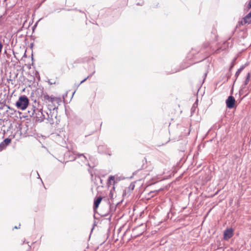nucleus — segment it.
Instances as JSON below:
<instances>
[{
	"mask_svg": "<svg viewBox=\"0 0 251 251\" xmlns=\"http://www.w3.org/2000/svg\"><path fill=\"white\" fill-rule=\"evenodd\" d=\"M41 98L48 105L49 111L51 113V109L54 110L57 108L59 99L56 97L49 96L47 94H43Z\"/></svg>",
	"mask_w": 251,
	"mask_h": 251,
	"instance_id": "nucleus-1",
	"label": "nucleus"
},
{
	"mask_svg": "<svg viewBox=\"0 0 251 251\" xmlns=\"http://www.w3.org/2000/svg\"><path fill=\"white\" fill-rule=\"evenodd\" d=\"M29 103V100L26 96L24 95L20 96L18 100L16 103V106L22 110L25 109Z\"/></svg>",
	"mask_w": 251,
	"mask_h": 251,
	"instance_id": "nucleus-2",
	"label": "nucleus"
},
{
	"mask_svg": "<svg viewBox=\"0 0 251 251\" xmlns=\"http://www.w3.org/2000/svg\"><path fill=\"white\" fill-rule=\"evenodd\" d=\"M235 100L234 98L232 96H229L226 100V106L230 109L233 108L235 105Z\"/></svg>",
	"mask_w": 251,
	"mask_h": 251,
	"instance_id": "nucleus-3",
	"label": "nucleus"
},
{
	"mask_svg": "<svg viewBox=\"0 0 251 251\" xmlns=\"http://www.w3.org/2000/svg\"><path fill=\"white\" fill-rule=\"evenodd\" d=\"M233 229L232 228H227L224 231V239L226 240H228L233 236Z\"/></svg>",
	"mask_w": 251,
	"mask_h": 251,
	"instance_id": "nucleus-4",
	"label": "nucleus"
},
{
	"mask_svg": "<svg viewBox=\"0 0 251 251\" xmlns=\"http://www.w3.org/2000/svg\"><path fill=\"white\" fill-rule=\"evenodd\" d=\"M43 111L42 109L34 110L36 118L40 122L43 121Z\"/></svg>",
	"mask_w": 251,
	"mask_h": 251,
	"instance_id": "nucleus-5",
	"label": "nucleus"
},
{
	"mask_svg": "<svg viewBox=\"0 0 251 251\" xmlns=\"http://www.w3.org/2000/svg\"><path fill=\"white\" fill-rule=\"evenodd\" d=\"M11 142V139L9 138H6L0 144V151H1L4 150L6 147Z\"/></svg>",
	"mask_w": 251,
	"mask_h": 251,
	"instance_id": "nucleus-6",
	"label": "nucleus"
},
{
	"mask_svg": "<svg viewBox=\"0 0 251 251\" xmlns=\"http://www.w3.org/2000/svg\"><path fill=\"white\" fill-rule=\"evenodd\" d=\"M241 23L242 25L251 23V11L244 18Z\"/></svg>",
	"mask_w": 251,
	"mask_h": 251,
	"instance_id": "nucleus-7",
	"label": "nucleus"
},
{
	"mask_svg": "<svg viewBox=\"0 0 251 251\" xmlns=\"http://www.w3.org/2000/svg\"><path fill=\"white\" fill-rule=\"evenodd\" d=\"M50 119H52V115H51V113L43 111V121L45 119L49 120Z\"/></svg>",
	"mask_w": 251,
	"mask_h": 251,
	"instance_id": "nucleus-8",
	"label": "nucleus"
},
{
	"mask_svg": "<svg viewBox=\"0 0 251 251\" xmlns=\"http://www.w3.org/2000/svg\"><path fill=\"white\" fill-rule=\"evenodd\" d=\"M102 200V198L101 197H98L96 201H94V209H95L97 208L100 203Z\"/></svg>",
	"mask_w": 251,
	"mask_h": 251,
	"instance_id": "nucleus-9",
	"label": "nucleus"
},
{
	"mask_svg": "<svg viewBox=\"0 0 251 251\" xmlns=\"http://www.w3.org/2000/svg\"><path fill=\"white\" fill-rule=\"evenodd\" d=\"M250 77H251V75H250V73H248L247 75V77H246V79L244 82V84L245 85H247L250 81Z\"/></svg>",
	"mask_w": 251,
	"mask_h": 251,
	"instance_id": "nucleus-10",
	"label": "nucleus"
},
{
	"mask_svg": "<svg viewBox=\"0 0 251 251\" xmlns=\"http://www.w3.org/2000/svg\"><path fill=\"white\" fill-rule=\"evenodd\" d=\"M244 69V66L241 67L236 72L235 74V76L237 77L239 74L241 73V72L243 71V70Z\"/></svg>",
	"mask_w": 251,
	"mask_h": 251,
	"instance_id": "nucleus-11",
	"label": "nucleus"
},
{
	"mask_svg": "<svg viewBox=\"0 0 251 251\" xmlns=\"http://www.w3.org/2000/svg\"><path fill=\"white\" fill-rule=\"evenodd\" d=\"M114 181L115 177L112 176H110L109 177V182L111 184L112 182H114Z\"/></svg>",
	"mask_w": 251,
	"mask_h": 251,
	"instance_id": "nucleus-12",
	"label": "nucleus"
},
{
	"mask_svg": "<svg viewBox=\"0 0 251 251\" xmlns=\"http://www.w3.org/2000/svg\"><path fill=\"white\" fill-rule=\"evenodd\" d=\"M75 155H76V156H77L78 157H83V158L84 159V160H83V161H85L87 160L86 157L83 154H77Z\"/></svg>",
	"mask_w": 251,
	"mask_h": 251,
	"instance_id": "nucleus-13",
	"label": "nucleus"
},
{
	"mask_svg": "<svg viewBox=\"0 0 251 251\" xmlns=\"http://www.w3.org/2000/svg\"><path fill=\"white\" fill-rule=\"evenodd\" d=\"M95 73V72H94L92 74H91L90 75H89V76H88L86 78H85V79H84L83 80H82L80 83H79V85L81 84V83H82L83 82H84V81H85L89 77H91Z\"/></svg>",
	"mask_w": 251,
	"mask_h": 251,
	"instance_id": "nucleus-14",
	"label": "nucleus"
},
{
	"mask_svg": "<svg viewBox=\"0 0 251 251\" xmlns=\"http://www.w3.org/2000/svg\"><path fill=\"white\" fill-rule=\"evenodd\" d=\"M248 8H251V0H250V1L248 3Z\"/></svg>",
	"mask_w": 251,
	"mask_h": 251,
	"instance_id": "nucleus-15",
	"label": "nucleus"
},
{
	"mask_svg": "<svg viewBox=\"0 0 251 251\" xmlns=\"http://www.w3.org/2000/svg\"><path fill=\"white\" fill-rule=\"evenodd\" d=\"M2 47H3L2 44L1 43H0V53L1 51Z\"/></svg>",
	"mask_w": 251,
	"mask_h": 251,
	"instance_id": "nucleus-16",
	"label": "nucleus"
},
{
	"mask_svg": "<svg viewBox=\"0 0 251 251\" xmlns=\"http://www.w3.org/2000/svg\"><path fill=\"white\" fill-rule=\"evenodd\" d=\"M48 82H49L50 85L53 84H55V82H51V81H50V80L48 81Z\"/></svg>",
	"mask_w": 251,
	"mask_h": 251,
	"instance_id": "nucleus-17",
	"label": "nucleus"
},
{
	"mask_svg": "<svg viewBox=\"0 0 251 251\" xmlns=\"http://www.w3.org/2000/svg\"><path fill=\"white\" fill-rule=\"evenodd\" d=\"M20 225H19V226L18 227V226H15L14 227V228H16V229H17V228H20Z\"/></svg>",
	"mask_w": 251,
	"mask_h": 251,
	"instance_id": "nucleus-18",
	"label": "nucleus"
}]
</instances>
